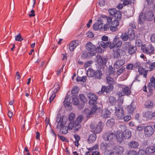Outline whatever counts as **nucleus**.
Listing matches in <instances>:
<instances>
[{
    "instance_id": "obj_1",
    "label": "nucleus",
    "mask_w": 155,
    "mask_h": 155,
    "mask_svg": "<svg viewBox=\"0 0 155 155\" xmlns=\"http://www.w3.org/2000/svg\"><path fill=\"white\" fill-rule=\"evenodd\" d=\"M87 96L90 99L89 101V104L91 105H94L90 110L87 108H85L84 109V113L87 114V117L89 118L93 117L94 114L97 109V106L95 105L97 103L98 98L95 94L90 92L87 94Z\"/></svg>"
},
{
    "instance_id": "obj_2",
    "label": "nucleus",
    "mask_w": 155,
    "mask_h": 155,
    "mask_svg": "<svg viewBox=\"0 0 155 155\" xmlns=\"http://www.w3.org/2000/svg\"><path fill=\"white\" fill-rule=\"evenodd\" d=\"M141 50L144 54L151 55L154 54V48L151 44H144L142 46Z\"/></svg>"
},
{
    "instance_id": "obj_3",
    "label": "nucleus",
    "mask_w": 155,
    "mask_h": 155,
    "mask_svg": "<svg viewBox=\"0 0 155 155\" xmlns=\"http://www.w3.org/2000/svg\"><path fill=\"white\" fill-rule=\"evenodd\" d=\"M67 118L65 115H63L61 117L60 114H58L56 116V121L58 123L57 127L58 128L59 126L61 127L62 126L65 125L67 122Z\"/></svg>"
},
{
    "instance_id": "obj_4",
    "label": "nucleus",
    "mask_w": 155,
    "mask_h": 155,
    "mask_svg": "<svg viewBox=\"0 0 155 155\" xmlns=\"http://www.w3.org/2000/svg\"><path fill=\"white\" fill-rule=\"evenodd\" d=\"M118 86L120 88L122 89V91L118 93V94L120 97L125 95H128L130 94V88L129 87L121 84H118Z\"/></svg>"
},
{
    "instance_id": "obj_5",
    "label": "nucleus",
    "mask_w": 155,
    "mask_h": 155,
    "mask_svg": "<svg viewBox=\"0 0 155 155\" xmlns=\"http://www.w3.org/2000/svg\"><path fill=\"white\" fill-rule=\"evenodd\" d=\"M115 135L114 133L110 131L104 133L103 135V138L105 141L110 142L115 138Z\"/></svg>"
},
{
    "instance_id": "obj_6",
    "label": "nucleus",
    "mask_w": 155,
    "mask_h": 155,
    "mask_svg": "<svg viewBox=\"0 0 155 155\" xmlns=\"http://www.w3.org/2000/svg\"><path fill=\"white\" fill-rule=\"evenodd\" d=\"M104 22V20L101 18H98L97 22L93 25V29L95 31L100 30L103 27Z\"/></svg>"
},
{
    "instance_id": "obj_7",
    "label": "nucleus",
    "mask_w": 155,
    "mask_h": 155,
    "mask_svg": "<svg viewBox=\"0 0 155 155\" xmlns=\"http://www.w3.org/2000/svg\"><path fill=\"white\" fill-rule=\"evenodd\" d=\"M122 41L117 39H114L113 42L111 43L110 45V49L116 48L117 50H119L122 45Z\"/></svg>"
},
{
    "instance_id": "obj_8",
    "label": "nucleus",
    "mask_w": 155,
    "mask_h": 155,
    "mask_svg": "<svg viewBox=\"0 0 155 155\" xmlns=\"http://www.w3.org/2000/svg\"><path fill=\"white\" fill-rule=\"evenodd\" d=\"M154 129L152 127L148 125L145 127L144 129V133L146 137H150L153 133Z\"/></svg>"
},
{
    "instance_id": "obj_9",
    "label": "nucleus",
    "mask_w": 155,
    "mask_h": 155,
    "mask_svg": "<svg viewBox=\"0 0 155 155\" xmlns=\"http://www.w3.org/2000/svg\"><path fill=\"white\" fill-rule=\"evenodd\" d=\"M148 90L150 92H152L153 88L155 89V78L152 77L150 79V82L147 85Z\"/></svg>"
},
{
    "instance_id": "obj_10",
    "label": "nucleus",
    "mask_w": 155,
    "mask_h": 155,
    "mask_svg": "<svg viewBox=\"0 0 155 155\" xmlns=\"http://www.w3.org/2000/svg\"><path fill=\"white\" fill-rule=\"evenodd\" d=\"M59 85L58 84L56 87H55L54 89L53 90V93L50 96L49 98L50 103H51L53 101L56 96L55 94L59 91Z\"/></svg>"
},
{
    "instance_id": "obj_11",
    "label": "nucleus",
    "mask_w": 155,
    "mask_h": 155,
    "mask_svg": "<svg viewBox=\"0 0 155 155\" xmlns=\"http://www.w3.org/2000/svg\"><path fill=\"white\" fill-rule=\"evenodd\" d=\"M78 40L73 41H72L69 45V49L71 51H73L76 47L78 45L79 43Z\"/></svg>"
},
{
    "instance_id": "obj_12",
    "label": "nucleus",
    "mask_w": 155,
    "mask_h": 155,
    "mask_svg": "<svg viewBox=\"0 0 155 155\" xmlns=\"http://www.w3.org/2000/svg\"><path fill=\"white\" fill-rule=\"evenodd\" d=\"M103 127V123L101 122H99L97 124L95 129L94 130L93 132L95 134L99 133L102 130Z\"/></svg>"
},
{
    "instance_id": "obj_13",
    "label": "nucleus",
    "mask_w": 155,
    "mask_h": 155,
    "mask_svg": "<svg viewBox=\"0 0 155 155\" xmlns=\"http://www.w3.org/2000/svg\"><path fill=\"white\" fill-rule=\"evenodd\" d=\"M154 103L151 100H147L144 103L145 107L148 109H152L154 107Z\"/></svg>"
},
{
    "instance_id": "obj_14",
    "label": "nucleus",
    "mask_w": 155,
    "mask_h": 155,
    "mask_svg": "<svg viewBox=\"0 0 155 155\" xmlns=\"http://www.w3.org/2000/svg\"><path fill=\"white\" fill-rule=\"evenodd\" d=\"M146 154L147 155H151L155 152V144L153 146H151L147 147L146 149Z\"/></svg>"
},
{
    "instance_id": "obj_15",
    "label": "nucleus",
    "mask_w": 155,
    "mask_h": 155,
    "mask_svg": "<svg viewBox=\"0 0 155 155\" xmlns=\"http://www.w3.org/2000/svg\"><path fill=\"white\" fill-rule=\"evenodd\" d=\"M128 35L130 40L134 39L135 37L134 32L133 28H129L128 31Z\"/></svg>"
},
{
    "instance_id": "obj_16",
    "label": "nucleus",
    "mask_w": 155,
    "mask_h": 155,
    "mask_svg": "<svg viewBox=\"0 0 155 155\" xmlns=\"http://www.w3.org/2000/svg\"><path fill=\"white\" fill-rule=\"evenodd\" d=\"M86 49L90 52H93L96 50V47L92 43L89 42L86 45Z\"/></svg>"
},
{
    "instance_id": "obj_17",
    "label": "nucleus",
    "mask_w": 155,
    "mask_h": 155,
    "mask_svg": "<svg viewBox=\"0 0 155 155\" xmlns=\"http://www.w3.org/2000/svg\"><path fill=\"white\" fill-rule=\"evenodd\" d=\"M136 108L135 105L131 103L127 107V110L128 113L129 114H132L135 110Z\"/></svg>"
},
{
    "instance_id": "obj_18",
    "label": "nucleus",
    "mask_w": 155,
    "mask_h": 155,
    "mask_svg": "<svg viewBox=\"0 0 155 155\" xmlns=\"http://www.w3.org/2000/svg\"><path fill=\"white\" fill-rule=\"evenodd\" d=\"M125 61L124 60H117L114 63V66L116 68L118 69L125 64Z\"/></svg>"
},
{
    "instance_id": "obj_19",
    "label": "nucleus",
    "mask_w": 155,
    "mask_h": 155,
    "mask_svg": "<svg viewBox=\"0 0 155 155\" xmlns=\"http://www.w3.org/2000/svg\"><path fill=\"white\" fill-rule=\"evenodd\" d=\"M70 97L69 95H66L64 100L63 101L64 105L65 107H69L70 104Z\"/></svg>"
},
{
    "instance_id": "obj_20",
    "label": "nucleus",
    "mask_w": 155,
    "mask_h": 155,
    "mask_svg": "<svg viewBox=\"0 0 155 155\" xmlns=\"http://www.w3.org/2000/svg\"><path fill=\"white\" fill-rule=\"evenodd\" d=\"M97 136L95 134H91L89 137L87 141L88 143H91L94 142L96 140Z\"/></svg>"
},
{
    "instance_id": "obj_21",
    "label": "nucleus",
    "mask_w": 155,
    "mask_h": 155,
    "mask_svg": "<svg viewBox=\"0 0 155 155\" xmlns=\"http://www.w3.org/2000/svg\"><path fill=\"white\" fill-rule=\"evenodd\" d=\"M124 137L126 139L129 138L131 135V131L128 129L125 130L124 132L122 131Z\"/></svg>"
},
{
    "instance_id": "obj_22",
    "label": "nucleus",
    "mask_w": 155,
    "mask_h": 155,
    "mask_svg": "<svg viewBox=\"0 0 155 155\" xmlns=\"http://www.w3.org/2000/svg\"><path fill=\"white\" fill-rule=\"evenodd\" d=\"M116 138L119 142H121L124 140V137L122 131L118 132L116 135Z\"/></svg>"
},
{
    "instance_id": "obj_23",
    "label": "nucleus",
    "mask_w": 155,
    "mask_h": 155,
    "mask_svg": "<svg viewBox=\"0 0 155 155\" xmlns=\"http://www.w3.org/2000/svg\"><path fill=\"white\" fill-rule=\"evenodd\" d=\"M124 151L123 147L120 146H117L114 150L115 152L119 154H122Z\"/></svg>"
},
{
    "instance_id": "obj_24",
    "label": "nucleus",
    "mask_w": 155,
    "mask_h": 155,
    "mask_svg": "<svg viewBox=\"0 0 155 155\" xmlns=\"http://www.w3.org/2000/svg\"><path fill=\"white\" fill-rule=\"evenodd\" d=\"M111 44V42L110 41L104 42L101 41L98 43V45L100 47H102L103 48H107L108 46H110Z\"/></svg>"
},
{
    "instance_id": "obj_25",
    "label": "nucleus",
    "mask_w": 155,
    "mask_h": 155,
    "mask_svg": "<svg viewBox=\"0 0 155 155\" xmlns=\"http://www.w3.org/2000/svg\"><path fill=\"white\" fill-rule=\"evenodd\" d=\"M94 75V78L96 79H101L102 75V71L100 70L95 71Z\"/></svg>"
},
{
    "instance_id": "obj_26",
    "label": "nucleus",
    "mask_w": 155,
    "mask_h": 155,
    "mask_svg": "<svg viewBox=\"0 0 155 155\" xmlns=\"http://www.w3.org/2000/svg\"><path fill=\"white\" fill-rule=\"evenodd\" d=\"M138 72L140 74L143 75V77L146 78L148 72L147 70H145L142 67H139L138 70Z\"/></svg>"
},
{
    "instance_id": "obj_27",
    "label": "nucleus",
    "mask_w": 155,
    "mask_h": 155,
    "mask_svg": "<svg viewBox=\"0 0 155 155\" xmlns=\"http://www.w3.org/2000/svg\"><path fill=\"white\" fill-rule=\"evenodd\" d=\"M146 18V17L145 14L143 13H141L139 16V22L140 24H142L143 23Z\"/></svg>"
},
{
    "instance_id": "obj_28",
    "label": "nucleus",
    "mask_w": 155,
    "mask_h": 155,
    "mask_svg": "<svg viewBox=\"0 0 155 155\" xmlns=\"http://www.w3.org/2000/svg\"><path fill=\"white\" fill-rule=\"evenodd\" d=\"M95 70H93L91 68H89L87 71V74L88 77H93L95 75Z\"/></svg>"
},
{
    "instance_id": "obj_29",
    "label": "nucleus",
    "mask_w": 155,
    "mask_h": 155,
    "mask_svg": "<svg viewBox=\"0 0 155 155\" xmlns=\"http://www.w3.org/2000/svg\"><path fill=\"white\" fill-rule=\"evenodd\" d=\"M110 115V111L106 109L102 111L101 116L104 118H106L109 117Z\"/></svg>"
},
{
    "instance_id": "obj_30",
    "label": "nucleus",
    "mask_w": 155,
    "mask_h": 155,
    "mask_svg": "<svg viewBox=\"0 0 155 155\" xmlns=\"http://www.w3.org/2000/svg\"><path fill=\"white\" fill-rule=\"evenodd\" d=\"M116 116L117 117V118L119 119H122L125 116L124 110L121 111H118L115 112Z\"/></svg>"
},
{
    "instance_id": "obj_31",
    "label": "nucleus",
    "mask_w": 155,
    "mask_h": 155,
    "mask_svg": "<svg viewBox=\"0 0 155 155\" xmlns=\"http://www.w3.org/2000/svg\"><path fill=\"white\" fill-rule=\"evenodd\" d=\"M137 50V48L136 47L132 45L128 49V52L130 54H134Z\"/></svg>"
},
{
    "instance_id": "obj_32",
    "label": "nucleus",
    "mask_w": 155,
    "mask_h": 155,
    "mask_svg": "<svg viewBox=\"0 0 155 155\" xmlns=\"http://www.w3.org/2000/svg\"><path fill=\"white\" fill-rule=\"evenodd\" d=\"M101 18L103 20H104V22H105L107 21L108 23H110L111 21L112 18L110 17H107L106 15H102L101 16V18Z\"/></svg>"
},
{
    "instance_id": "obj_33",
    "label": "nucleus",
    "mask_w": 155,
    "mask_h": 155,
    "mask_svg": "<svg viewBox=\"0 0 155 155\" xmlns=\"http://www.w3.org/2000/svg\"><path fill=\"white\" fill-rule=\"evenodd\" d=\"M139 145L138 143L136 141H131L129 144L128 146L131 148H136Z\"/></svg>"
},
{
    "instance_id": "obj_34",
    "label": "nucleus",
    "mask_w": 155,
    "mask_h": 155,
    "mask_svg": "<svg viewBox=\"0 0 155 155\" xmlns=\"http://www.w3.org/2000/svg\"><path fill=\"white\" fill-rule=\"evenodd\" d=\"M92 54L89 52H85L81 54V57L83 58L84 59L87 58L92 56Z\"/></svg>"
},
{
    "instance_id": "obj_35",
    "label": "nucleus",
    "mask_w": 155,
    "mask_h": 155,
    "mask_svg": "<svg viewBox=\"0 0 155 155\" xmlns=\"http://www.w3.org/2000/svg\"><path fill=\"white\" fill-rule=\"evenodd\" d=\"M106 80L107 83L109 84H112L114 82V80L113 78L108 75L106 77Z\"/></svg>"
},
{
    "instance_id": "obj_36",
    "label": "nucleus",
    "mask_w": 155,
    "mask_h": 155,
    "mask_svg": "<svg viewBox=\"0 0 155 155\" xmlns=\"http://www.w3.org/2000/svg\"><path fill=\"white\" fill-rule=\"evenodd\" d=\"M115 112H120L124 110V109L122 107V105L120 104L116 105L115 106Z\"/></svg>"
},
{
    "instance_id": "obj_37",
    "label": "nucleus",
    "mask_w": 155,
    "mask_h": 155,
    "mask_svg": "<svg viewBox=\"0 0 155 155\" xmlns=\"http://www.w3.org/2000/svg\"><path fill=\"white\" fill-rule=\"evenodd\" d=\"M120 38L124 41H127L129 38L128 35L126 33H123L120 35Z\"/></svg>"
},
{
    "instance_id": "obj_38",
    "label": "nucleus",
    "mask_w": 155,
    "mask_h": 155,
    "mask_svg": "<svg viewBox=\"0 0 155 155\" xmlns=\"http://www.w3.org/2000/svg\"><path fill=\"white\" fill-rule=\"evenodd\" d=\"M144 116L147 119L150 120L153 119L152 114L149 111L146 112Z\"/></svg>"
},
{
    "instance_id": "obj_39",
    "label": "nucleus",
    "mask_w": 155,
    "mask_h": 155,
    "mask_svg": "<svg viewBox=\"0 0 155 155\" xmlns=\"http://www.w3.org/2000/svg\"><path fill=\"white\" fill-rule=\"evenodd\" d=\"M121 12L119 10H117L116 12L114 17L115 19H120L121 18Z\"/></svg>"
},
{
    "instance_id": "obj_40",
    "label": "nucleus",
    "mask_w": 155,
    "mask_h": 155,
    "mask_svg": "<svg viewBox=\"0 0 155 155\" xmlns=\"http://www.w3.org/2000/svg\"><path fill=\"white\" fill-rule=\"evenodd\" d=\"M79 98L81 101L83 103H85L87 101L86 97L83 94H80L79 95Z\"/></svg>"
},
{
    "instance_id": "obj_41",
    "label": "nucleus",
    "mask_w": 155,
    "mask_h": 155,
    "mask_svg": "<svg viewBox=\"0 0 155 155\" xmlns=\"http://www.w3.org/2000/svg\"><path fill=\"white\" fill-rule=\"evenodd\" d=\"M81 127V125L80 124V123L77 122H75L74 123V130L75 131H78V129L80 128Z\"/></svg>"
},
{
    "instance_id": "obj_42",
    "label": "nucleus",
    "mask_w": 155,
    "mask_h": 155,
    "mask_svg": "<svg viewBox=\"0 0 155 155\" xmlns=\"http://www.w3.org/2000/svg\"><path fill=\"white\" fill-rule=\"evenodd\" d=\"M114 50H113L114 53L113 55L114 58H118L120 56V53L119 51V50H117L116 51H114Z\"/></svg>"
},
{
    "instance_id": "obj_43",
    "label": "nucleus",
    "mask_w": 155,
    "mask_h": 155,
    "mask_svg": "<svg viewBox=\"0 0 155 155\" xmlns=\"http://www.w3.org/2000/svg\"><path fill=\"white\" fill-rule=\"evenodd\" d=\"M115 120L114 119H111L108 120L106 124L108 126H112L114 124Z\"/></svg>"
},
{
    "instance_id": "obj_44",
    "label": "nucleus",
    "mask_w": 155,
    "mask_h": 155,
    "mask_svg": "<svg viewBox=\"0 0 155 155\" xmlns=\"http://www.w3.org/2000/svg\"><path fill=\"white\" fill-rule=\"evenodd\" d=\"M111 26L117 27L119 24V21L116 19L112 21H111Z\"/></svg>"
},
{
    "instance_id": "obj_45",
    "label": "nucleus",
    "mask_w": 155,
    "mask_h": 155,
    "mask_svg": "<svg viewBox=\"0 0 155 155\" xmlns=\"http://www.w3.org/2000/svg\"><path fill=\"white\" fill-rule=\"evenodd\" d=\"M62 128L60 130V132H62V134H66L68 132V128L67 127L62 126Z\"/></svg>"
},
{
    "instance_id": "obj_46",
    "label": "nucleus",
    "mask_w": 155,
    "mask_h": 155,
    "mask_svg": "<svg viewBox=\"0 0 155 155\" xmlns=\"http://www.w3.org/2000/svg\"><path fill=\"white\" fill-rule=\"evenodd\" d=\"M113 86L112 84H109L108 86L106 87V93H108L112 91L113 89Z\"/></svg>"
},
{
    "instance_id": "obj_47",
    "label": "nucleus",
    "mask_w": 155,
    "mask_h": 155,
    "mask_svg": "<svg viewBox=\"0 0 155 155\" xmlns=\"http://www.w3.org/2000/svg\"><path fill=\"white\" fill-rule=\"evenodd\" d=\"M117 10L115 8L110 9L108 10V12L110 15L113 16L114 17Z\"/></svg>"
},
{
    "instance_id": "obj_48",
    "label": "nucleus",
    "mask_w": 155,
    "mask_h": 155,
    "mask_svg": "<svg viewBox=\"0 0 155 155\" xmlns=\"http://www.w3.org/2000/svg\"><path fill=\"white\" fill-rule=\"evenodd\" d=\"M124 45L125 46V50H127L132 45L130 41H127L125 42L124 44Z\"/></svg>"
},
{
    "instance_id": "obj_49",
    "label": "nucleus",
    "mask_w": 155,
    "mask_h": 155,
    "mask_svg": "<svg viewBox=\"0 0 155 155\" xmlns=\"http://www.w3.org/2000/svg\"><path fill=\"white\" fill-rule=\"evenodd\" d=\"M23 39L21 37V35L20 33L18 34L15 37V40L16 41H21Z\"/></svg>"
},
{
    "instance_id": "obj_50",
    "label": "nucleus",
    "mask_w": 155,
    "mask_h": 155,
    "mask_svg": "<svg viewBox=\"0 0 155 155\" xmlns=\"http://www.w3.org/2000/svg\"><path fill=\"white\" fill-rule=\"evenodd\" d=\"M79 90V87L77 86H75L73 87L71 91V93L73 94H76Z\"/></svg>"
},
{
    "instance_id": "obj_51",
    "label": "nucleus",
    "mask_w": 155,
    "mask_h": 155,
    "mask_svg": "<svg viewBox=\"0 0 155 155\" xmlns=\"http://www.w3.org/2000/svg\"><path fill=\"white\" fill-rule=\"evenodd\" d=\"M109 102L112 105L114 104L115 102L116 99L114 97L110 96L109 98Z\"/></svg>"
},
{
    "instance_id": "obj_52",
    "label": "nucleus",
    "mask_w": 155,
    "mask_h": 155,
    "mask_svg": "<svg viewBox=\"0 0 155 155\" xmlns=\"http://www.w3.org/2000/svg\"><path fill=\"white\" fill-rule=\"evenodd\" d=\"M75 115L73 113H71L69 115L68 119L70 121H73L75 117Z\"/></svg>"
},
{
    "instance_id": "obj_53",
    "label": "nucleus",
    "mask_w": 155,
    "mask_h": 155,
    "mask_svg": "<svg viewBox=\"0 0 155 155\" xmlns=\"http://www.w3.org/2000/svg\"><path fill=\"white\" fill-rule=\"evenodd\" d=\"M84 119V117L82 115L78 116L75 122H77L80 124Z\"/></svg>"
},
{
    "instance_id": "obj_54",
    "label": "nucleus",
    "mask_w": 155,
    "mask_h": 155,
    "mask_svg": "<svg viewBox=\"0 0 155 155\" xmlns=\"http://www.w3.org/2000/svg\"><path fill=\"white\" fill-rule=\"evenodd\" d=\"M142 42L141 40L137 39L136 40V45L138 47H140L142 46Z\"/></svg>"
},
{
    "instance_id": "obj_55",
    "label": "nucleus",
    "mask_w": 155,
    "mask_h": 155,
    "mask_svg": "<svg viewBox=\"0 0 155 155\" xmlns=\"http://www.w3.org/2000/svg\"><path fill=\"white\" fill-rule=\"evenodd\" d=\"M97 124L94 122H92L90 124V127L91 128L93 132L94 131V130L95 129L96 126H97Z\"/></svg>"
},
{
    "instance_id": "obj_56",
    "label": "nucleus",
    "mask_w": 155,
    "mask_h": 155,
    "mask_svg": "<svg viewBox=\"0 0 155 155\" xmlns=\"http://www.w3.org/2000/svg\"><path fill=\"white\" fill-rule=\"evenodd\" d=\"M110 23H108L107 22V23H106L104 25L103 29L104 31H107L109 28H110Z\"/></svg>"
},
{
    "instance_id": "obj_57",
    "label": "nucleus",
    "mask_w": 155,
    "mask_h": 155,
    "mask_svg": "<svg viewBox=\"0 0 155 155\" xmlns=\"http://www.w3.org/2000/svg\"><path fill=\"white\" fill-rule=\"evenodd\" d=\"M125 69V68L124 67H122L121 68L119 69L117 72V75H120L121 74Z\"/></svg>"
},
{
    "instance_id": "obj_58",
    "label": "nucleus",
    "mask_w": 155,
    "mask_h": 155,
    "mask_svg": "<svg viewBox=\"0 0 155 155\" xmlns=\"http://www.w3.org/2000/svg\"><path fill=\"white\" fill-rule=\"evenodd\" d=\"M93 63V61H88L85 63L84 64V67L85 68H87L91 65V64Z\"/></svg>"
},
{
    "instance_id": "obj_59",
    "label": "nucleus",
    "mask_w": 155,
    "mask_h": 155,
    "mask_svg": "<svg viewBox=\"0 0 155 155\" xmlns=\"http://www.w3.org/2000/svg\"><path fill=\"white\" fill-rule=\"evenodd\" d=\"M134 67L135 68H139V67H141V64L139 62H137L135 63L134 64Z\"/></svg>"
},
{
    "instance_id": "obj_60",
    "label": "nucleus",
    "mask_w": 155,
    "mask_h": 155,
    "mask_svg": "<svg viewBox=\"0 0 155 155\" xmlns=\"http://www.w3.org/2000/svg\"><path fill=\"white\" fill-rule=\"evenodd\" d=\"M74 123L73 122H71L69 123L68 128L69 130H71L73 128H74Z\"/></svg>"
},
{
    "instance_id": "obj_61",
    "label": "nucleus",
    "mask_w": 155,
    "mask_h": 155,
    "mask_svg": "<svg viewBox=\"0 0 155 155\" xmlns=\"http://www.w3.org/2000/svg\"><path fill=\"white\" fill-rule=\"evenodd\" d=\"M131 117L130 115H126L125 116H124V117L123 118L124 121L125 122H127L129 121L131 119Z\"/></svg>"
},
{
    "instance_id": "obj_62",
    "label": "nucleus",
    "mask_w": 155,
    "mask_h": 155,
    "mask_svg": "<svg viewBox=\"0 0 155 155\" xmlns=\"http://www.w3.org/2000/svg\"><path fill=\"white\" fill-rule=\"evenodd\" d=\"M149 68L150 69V71H152L155 69V62L151 63Z\"/></svg>"
},
{
    "instance_id": "obj_63",
    "label": "nucleus",
    "mask_w": 155,
    "mask_h": 155,
    "mask_svg": "<svg viewBox=\"0 0 155 155\" xmlns=\"http://www.w3.org/2000/svg\"><path fill=\"white\" fill-rule=\"evenodd\" d=\"M146 153V150H140L138 153L137 155H145Z\"/></svg>"
},
{
    "instance_id": "obj_64",
    "label": "nucleus",
    "mask_w": 155,
    "mask_h": 155,
    "mask_svg": "<svg viewBox=\"0 0 155 155\" xmlns=\"http://www.w3.org/2000/svg\"><path fill=\"white\" fill-rule=\"evenodd\" d=\"M104 155H114V153L111 150H107L105 151Z\"/></svg>"
}]
</instances>
